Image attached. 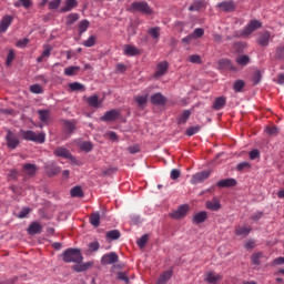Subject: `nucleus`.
Instances as JSON below:
<instances>
[{"label": "nucleus", "instance_id": "nucleus-1", "mask_svg": "<svg viewBox=\"0 0 284 284\" xmlns=\"http://www.w3.org/2000/svg\"><path fill=\"white\" fill-rule=\"evenodd\" d=\"M64 263H83V255L79 248H67L62 254Z\"/></svg>", "mask_w": 284, "mask_h": 284}, {"label": "nucleus", "instance_id": "nucleus-2", "mask_svg": "<svg viewBox=\"0 0 284 284\" xmlns=\"http://www.w3.org/2000/svg\"><path fill=\"white\" fill-rule=\"evenodd\" d=\"M130 12H141L142 14H152V8L145 1H134L130 7Z\"/></svg>", "mask_w": 284, "mask_h": 284}, {"label": "nucleus", "instance_id": "nucleus-3", "mask_svg": "<svg viewBox=\"0 0 284 284\" xmlns=\"http://www.w3.org/2000/svg\"><path fill=\"white\" fill-rule=\"evenodd\" d=\"M24 141H33V143H45V133H34V131H21Z\"/></svg>", "mask_w": 284, "mask_h": 284}, {"label": "nucleus", "instance_id": "nucleus-4", "mask_svg": "<svg viewBox=\"0 0 284 284\" xmlns=\"http://www.w3.org/2000/svg\"><path fill=\"white\" fill-rule=\"evenodd\" d=\"M260 28H263V23L258 20H251L247 26L241 31L240 37H250L253 32H256Z\"/></svg>", "mask_w": 284, "mask_h": 284}, {"label": "nucleus", "instance_id": "nucleus-5", "mask_svg": "<svg viewBox=\"0 0 284 284\" xmlns=\"http://www.w3.org/2000/svg\"><path fill=\"white\" fill-rule=\"evenodd\" d=\"M187 212H190V205L184 204L179 206L178 210L170 213L171 219H175L176 221H181V219H185L187 216Z\"/></svg>", "mask_w": 284, "mask_h": 284}, {"label": "nucleus", "instance_id": "nucleus-6", "mask_svg": "<svg viewBox=\"0 0 284 284\" xmlns=\"http://www.w3.org/2000/svg\"><path fill=\"white\" fill-rule=\"evenodd\" d=\"M210 174H212V171L207 170L195 173L191 179L192 185H199V183L207 181V179H210Z\"/></svg>", "mask_w": 284, "mask_h": 284}, {"label": "nucleus", "instance_id": "nucleus-7", "mask_svg": "<svg viewBox=\"0 0 284 284\" xmlns=\"http://www.w3.org/2000/svg\"><path fill=\"white\" fill-rule=\"evenodd\" d=\"M270 39H272V33L270 31H263L258 33L256 43L260 44L261 48H267V45H270Z\"/></svg>", "mask_w": 284, "mask_h": 284}, {"label": "nucleus", "instance_id": "nucleus-8", "mask_svg": "<svg viewBox=\"0 0 284 284\" xmlns=\"http://www.w3.org/2000/svg\"><path fill=\"white\" fill-rule=\"evenodd\" d=\"M6 140H7V145L10 150H17L20 141H19V138L14 133H12V131H8L6 135Z\"/></svg>", "mask_w": 284, "mask_h": 284}, {"label": "nucleus", "instance_id": "nucleus-9", "mask_svg": "<svg viewBox=\"0 0 284 284\" xmlns=\"http://www.w3.org/2000/svg\"><path fill=\"white\" fill-rule=\"evenodd\" d=\"M102 265H114V263H119V255L114 252L104 254L101 258Z\"/></svg>", "mask_w": 284, "mask_h": 284}, {"label": "nucleus", "instance_id": "nucleus-10", "mask_svg": "<svg viewBox=\"0 0 284 284\" xmlns=\"http://www.w3.org/2000/svg\"><path fill=\"white\" fill-rule=\"evenodd\" d=\"M12 21H14V17L10 14L3 16L0 21V32H8V28L12 26Z\"/></svg>", "mask_w": 284, "mask_h": 284}, {"label": "nucleus", "instance_id": "nucleus-11", "mask_svg": "<svg viewBox=\"0 0 284 284\" xmlns=\"http://www.w3.org/2000/svg\"><path fill=\"white\" fill-rule=\"evenodd\" d=\"M44 168L48 176H57V174L61 173V168L57 166L54 162H47Z\"/></svg>", "mask_w": 284, "mask_h": 284}, {"label": "nucleus", "instance_id": "nucleus-12", "mask_svg": "<svg viewBox=\"0 0 284 284\" xmlns=\"http://www.w3.org/2000/svg\"><path fill=\"white\" fill-rule=\"evenodd\" d=\"M121 116V112H119L116 109L106 111L104 115L101 118V121L110 122V121H116Z\"/></svg>", "mask_w": 284, "mask_h": 284}, {"label": "nucleus", "instance_id": "nucleus-13", "mask_svg": "<svg viewBox=\"0 0 284 284\" xmlns=\"http://www.w3.org/2000/svg\"><path fill=\"white\" fill-rule=\"evenodd\" d=\"M53 154L55 156H60L61 159H70V161H72V159H74L72 156V153H70V150L65 149L64 146H59L53 151Z\"/></svg>", "mask_w": 284, "mask_h": 284}, {"label": "nucleus", "instance_id": "nucleus-14", "mask_svg": "<svg viewBox=\"0 0 284 284\" xmlns=\"http://www.w3.org/2000/svg\"><path fill=\"white\" fill-rule=\"evenodd\" d=\"M220 70H231V72H236V67L231 62L230 59H221L219 60Z\"/></svg>", "mask_w": 284, "mask_h": 284}, {"label": "nucleus", "instance_id": "nucleus-15", "mask_svg": "<svg viewBox=\"0 0 284 284\" xmlns=\"http://www.w3.org/2000/svg\"><path fill=\"white\" fill-rule=\"evenodd\" d=\"M205 205L206 210H211V212H219V210H221V201L217 197L207 201Z\"/></svg>", "mask_w": 284, "mask_h": 284}, {"label": "nucleus", "instance_id": "nucleus-16", "mask_svg": "<svg viewBox=\"0 0 284 284\" xmlns=\"http://www.w3.org/2000/svg\"><path fill=\"white\" fill-rule=\"evenodd\" d=\"M124 54L125 57H139V54H141V50L132 44H125Z\"/></svg>", "mask_w": 284, "mask_h": 284}, {"label": "nucleus", "instance_id": "nucleus-17", "mask_svg": "<svg viewBox=\"0 0 284 284\" xmlns=\"http://www.w3.org/2000/svg\"><path fill=\"white\" fill-rule=\"evenodd\" d=\"M151 103L153 105H165V103H168V99L161 93H155L151 97Z\"/></svg>", "mask_w": 284, "mask_h": 284}, {"label": "nucleus", "instance_id": "nucleus-18", "mask_svg": "<svg viewBox=\"0 0 284 284\" xmlns=\"http://www.w3.org/2000/svg\"><path fill=\"white\" fill-rule=\"evenodd\" d=\"M205 281L206 283H210V284H216L219 283V281H223V275L216 274L214 272H209L206 273Z\"/></svg>", "mask_w": 284, "mask_h": 284}, {"label": "nucleus", "instance_id": "nucleus-19", "mask_svg": "<svg viewBox=\"0 0 284 284\" xmlns=\"http://www.w3.org/2000/svg\"><path fill=\"white\" fill-rule=\"evenodd\" d=\"M206 8L205 0H195L190 7V12H199Z\"/></svg>", "mask_w": 284, "mask_h": 284}, {"label": "nucleus", "instance_id": "nucleus-20", "mask_svg": "<svg viewBox=\"0 0 284 284\" xmlns=\"http://www.w3.org/2000/svg\"><path fill=\"white\" fill-rule=\"evenodd\" d=\"M41 230H43V226H41V223L39 222H32L28 227V233L31 236H34V234H41Z\"/></svg>", "mask_w": 284, "mask_h": 284}, {"label": "nucleus", "instance_id": "nucleus-21", "mask_svg": "<svg viewBox=\"0 0 284 284\" xmlns=\"http://www.w3.org/2000/svg\"><path fill=\"white\" fill-rule=\"evenodd\" d=\"M79 6V2L77 0H65L64 7L60 9V12H71V10H74Z\"/></svg>", "mask_w": 284, "mask_h": 284}, {"label": "nucleus", "instance_id": "nucleus-22", "mask_svg": "<svg viewBox=\"0 0 284 284\" xmlns=\"http://www.w3.org/2000/svg\"><path fill=\"white\" fill-rule=\"evenodd\" d=\"M88 105H90V108H101V101L99 100V95L93 94L89 98H84Z\"/></svg>", "mask_w": 284, "mask_h": 284}, {"label": "nucleus", "instance_id": "nucleus-23", "mask_svg": "<svg viewBox=\"0 0 284 284\" xmlns=\"http://www.w3.org/2000/svg\"><path fill=\"white\" fill-rule=\"evenodd\" d=\"M205 221H207V212L205 211H201L193 216V223L196 225L205 223Z\"/></svg>", "mask_w": 284, "mask_h": 284}, {"label": "nucleus", "instance_id": "nucleus-24", "mask_svg": "<svg viewBox=\"0 0 284 284\" xmlns=\"http://www.w3.org/2000/svg\"><path fill=\"white\" fill-rule=\"evenodd\" d=\"M217 187H234L236 185L235 179H224L216 183Z\"/></svg>", "mask_w": 284, "mask_h": 284}, {"label": "nucleus", "instance_id": "nucleus-25", "mask_svg": "<svg viewBox=\"0 0 284 284\" xmlns=\"http://www.w3.org/2000/svg\"><path fill=\"white\" fill-rule=\"evenodd\" d=\"M217 8H220V10H223V12H233L234 2L223 1L217 3Z\"/></svg>", "mask_w": 284, "mask_h": 284}, {"label": "nucleus", "instance_id": "nucleus-26", "mask_svg": "<svg viewBox=\"0 0 284 284\" xmlns=\"http://www.w3.org/2000/svg\"><path fill=\"white\" fill-rule=\"evenodd\" d=\"M135 103H138V108H141L143 110L145 105H148V93L144 95H136L134 97Z\"/></svg>", "mask_w": 284, "mask_h": 284}, {"label": "nucleus", "instance_id": "nucleus-27", "mask_svg": "<svg viewBox=\"0 0 284 284\" xmlns=\"http://www.w3.org/2000/svg\"><path fill=\"white\" fill-rule=\"evenodd\" d=\"M225 103H227L225 97L216 98L213 103V110H223L225 108Z\"/></svg>", "mask_w": 284, "mask_h": 284}, {"label": "nucleus", "instance_id": "nucleus-28", "mask_svg": "<svg viewBox=\"0 0 284 284\" xmlns=\"http://www.w3.org/2000/svg\"><path fill=\"white\" fill-rule=\"evenodd\" d=\"M165 72H168V62H160L158 64V69L155 71V77L160 78L163 77V74H165Z\"/></svg>", "mask_w": 284, "mask_h": 284}, {"label": "nucleus", "instance_id": "nucleus-29", "mask_svg": "<svg viewBox=\"0 0 284 284\" xmlns=\"http://www.w3.org/2000/svg\"><path fill=\"white\" fill-rule=\"evenodd\" d=\"M70 194L73 199H83L84 196L83 189H81V186H73L70 190Z\"/></svg>", "mask_w": 284, "mask_h": 284}, {"label": "nucleus", "instance_id": "nucleus-30", "mask_svg": "<svg viewBox=\"0 0 284 284\" xmlns=\"http://www.w3.org/2000/svg\"><path fill=\"white\" fill-rule=\"evenodd\" d=\"M237 65H241L242 68H245V65H248L251 59L248 55H237L236 59H235Z\"/></svg>", "mask_w": 284, "mask_h": 284}, {"label": "nucleus", "instance_id": "nucleus-31", "mask_svg": "<svg viewBox=\"0 0 284 284\" xmlns=\"http://www.w3.org/2000/svg\"><path fill=\"white\" fill-rule=\"evenodd\" d=\"M250 232H252V229L247 226H237L235 229L236 236H247Z\"/></svg>", "mask_w": 284, "mask_h": 284}, {"label": "nucleus", "instance_id": "nucleus-32", "mask_svg": "<svg viewBox=\"0 0 284 284\" xmlns=\"http://www.w3.org/2000/svg\"><path fill=\"white\" fill-rule=\"evenodd\" d=\"M170 278H172V271H165L162 275H160L156 284H166Z\"/></svg>", "mask_w": 284, "mask_h": 284}, {"label": "nucleus", "instance_id": "nucleus-33", "mask_svg": "<svg viewBox=\"0 0 284 284\" xmlns=\"http://www.w3.org/2000/svg\"><path fill=\"white\" fill-rule=\"evenodd\" d=\"M23 170L29 176H34V174H37V165L34 164L27 163L23 165Z\"/></svg>", "mask_w": 284, "mask_h": 284}, {"label": "nucleus", "instance_id": "nucleus-34", "mask_svg": "<svg viewBox=\"0 0 284 284\" xmlns=\"http://www.w3.org/2000/svg\"><path fill=\"white\" fill-rule=\"evenodd\" d=\"M191 115H192V112L190 110H184L178 119L179 125L183 123H187V119H190Z\"/></svg>", "mask_w": 284, "mask_h": 284}, {"label": "nucleus", "instance_id": "nucleus-35", "mask_svg": "<svg viewBox=\"0 0 284 284\" xmlns=\"http://www.w3.org/2000/svg\"><path fill=\"white\" fill-rule=\"evenodd\" d=\"M14 8H28L32 7V0H18L17 2L13 3Z\"/></svg>", "mask_w": 284, "mask_h": 284}, {"label": "nucleus", "instance_id": "nucleus-36", "mask_svg": "<svg viewBox=\"0 0 284 284\" xmlns=\"http://www.w3.org/2000/svg\"><path fill=\"white\" fill-rule=\"evenodd\" d=\"M90 223L93 227H99V225H101V215L99 213L91 214Z\"/></svg>", "mask_w": 284, "mask_h": 284}, {"label": "nucleus", "instance_id": "nucleus-37", "mask_svg": "<svg viewBox=\"0 0 284 284\" xmlns=\"http://www.w3.org/2000/svg\"><path fill=\"white\" fill-rule=\"evenodd\" d=\"M79 70H81V67H69L64 69V74L65 77H74L79 74Z\"/></svg>", "mask_w": 284, "mask_h": 284}, {"label": "nucleus", "instance_id": "nucleus-38", "mask_svg": "<svg viewBox=\"0 0 284 284\" xmlns=\"http://www.w3.org/2000/svg\"><path fill=\"white\" fill-rule=\"evenodd\" d=\"M106 239H110L111 241H119L121 239V232L119 230H112L106 232Z\"/></svg>", "mask_w": 284, "mask_h": 284}, {"label": "nucleus", "instance_id": "nucleus-39", "mask_svg": "<svg viewBox=\"0 0 284 284\" xmlns=\"http://www.w3.org/2000/svg\"><path fill=\"white\" fill-rule=\"evenodd\" d=\"M38 114H39L40 121H42V123H48V121L50 119V111H48V110H39Z\"/></svg>", "mask_w": 284, "mask_h": 284}, {"label": "nucleus", "instance_id": "nucleus-40", "mask_svg": "<svg viewBox=\"0 0 284 284\" xmlns=\"http://www.w3.org/2000/svg\"><path fill=\"white\" fill-rule=\"evenodd\" d=\"M148 34L152 37V39H159L161 37V28L154 27L148 30Z\"/></svg>", "mask_w": 284, "mask_h": 284}, {"label": "nucleus", "instance_id": "nucleus-41", "mask_svg": "<svg viewBox=\"0 0 284 284\" xmlns=\"http://www.w3.org/2000/svg\"><path fill=\"white\" fill-rule=\"evenodd\" d=\"M243 88H245V82L243 80H236L233 83L234 92H243Z\"/></svg>", "mask_w": 284, "mask_h": 284}, {"label": "nucleus", "instance_id": "nucleus-42", "mask_svg": "<svg viewBox=\"0 0 284 284\" xmlns=\"http://www.w3.org/2000/svg\"><path fill=\"white\" fill-rule=\"evenodd\" d=\"M77 21H79V13H71L67 16V26H73Z\"/></svg>", "mask_w": 284, "mask_h": 284}, {"label": "nucleus", "instance_id": "nucleus-43", "mask_svg": "<svg viewBox=\"0 0 284 284\" xmlns=\"http://www.w3.org/2000/svg\"><path fill=\"white\" fill-rule=\"evenodd\" d=\"M261 258H263V252L254 253L251 257L253 265H261Z\"/></svg>", "mask_w": 284, "mask_h": 284}, {"label": "nucleus", "instance_id": "nucleus-44", "mask_svg": "<svg viewBox=\"0 0 284 284\" xmlns=\"http://www.w3.org/2000/svg\"><path fill=\"white\" fill-rule=\"evenodd\" d=\"M88 28H90V21L82 20L79 24V34H83V32H87Z\"/></svg>", "mask_w": 284, "mask_h": 284}, {"label": "nucleus", "instance_id": "nucleus-45", "mask_svg": "<svg viewBox=\"0 0 284 284\" xmlns=\"http://www.w3.org/2000/svg\"><path fill=\"white\" fill-rule=\"evenodd\" d=\"M69 88L72 92H81V90H84L83 84L79 82H73L69 84Z\"/></svg>", "mask_w": 284, "mask_h": 284}, {"label": "nucleus", "instance_id": "nucleus-46", "mask_svg": "<svg viewBox=\"0 0 284 284\" xmlns=\"http://www.w3.org/2000/svg\"><path fill=\"white\" fill-rule=\"evenodd\" d=\"M64 129L67 130V132L72 133L73 131L77 130V123L71 122V121H65Z\"/></svg>", "mask_w": 284, "mask_h": 284}, {"label": "nucleus", "instance_id": "nucleus-47", "mask_svg": "<svg viewBox=\"0 0 284 284\" xmlns=\"http://www.w3.org/2000/svg\"><path fill=\"white\" fill-rule=\"evenodd\" d=\"M265 132L266 134H270V136H276V134H278V129L276 125H271L265 128Z\"/></svg>", "mask_w": 284, "mask_h": 284}, {"label": "nucleus", "instance_id": "nucleus-48", "mask_svg": "<svg viewBox=\"0 0 284 284\" xmlns=\"http://www.w3.org/2000/svg\"><path fill=\"white\" fill-rule=\"evenodd\" d=\"M149 239H150V235L144 234V235L141 236V239L138 240L136 243H138V245H139L141 248H143V247H145V245L148 244Z\"/></svg>", "mask_w": 284, "mask_h": 284}, {"label": "nucleus", "instance_id": "nucleus-49", "mask_svg": "<svg viewBox=\"0 0 284 284\" xmlns=\"http://www.w3.org/2000/svg\"><path fill=\"white\" fill-rule=\"evenodd\" d=\"M97 43V38L94 36H91L83 42V45L85 48H93V45Z\"/></svg>", "mask_w": 284, "mask_h": 284}, {"label": "nucleus", "instance_id": "nucleus-50", "mask_svg": "<svg viewBox=\"0 0 284 284\" xmlns=\"http://www.w3.org/2000/svg\"><path fill=\"white\" fill-rule=\"evenodd\" d=\"M201 126H190L189 129H186V136H194V134H197V132H200Z\"/></svg>", "mask_w": 284, "mask_h": 284}, {"label": "nucleus", "instance_id": "nucleus-51", "mask_svg": "<svg viewBox=\"0 0 284 284\" xmlns=\"http://www.w3.org/2000/svg\"><path fill=\"white\" fill-rule=\"evenodd\" d=\"M250 168H252V164H250V162H242L236 165V171L243 172V170H250Z\"/></svg>", "mask_w": 284, "mask_h": 284}, {"label": "nucleus", "instance_id": "nucleus-52", "mask_svg": "<svg viewBox=\"0 0 284 284\" xmlns=\"http://www.w3.org/2000/svg\"><path fill=\"white\" fill-rule=\"evenodd\" d=\"M248 156L251 161H256V159H261V151H258L257 149L252 150L248 152Z\"/></svg>", "mask_w": 284, "mask_h": 284}, {"label": "nucleus", "instance_id": "nucleus-53", "mask_svg": "<svg viewBox=\"0 0 284 284\" xmlns=\"http://www.w3.org/2000/svg\"><path fill=\"white\" fill-rule=\"evenodd\" d=\"M203 34H205V30H203L202 28H196L193 33H191V36L193 37V39H201V37H203Z\"/></svg>", "mask_w": 284, "mask_h": 284}, {"label": "nucleus", "instance_id": "nucleus-54", "mask_svg": "<svg viewBox=\"0 0 284 284\" xmlns=\"http://www.w3.org/2000/svg\"><path fill=\"white\" fill-rule=\"evenodd\" d=\"M30 92H32V94H41L43 88H41V84H33L30 87Z\"/></svg>", "mask_w": 284, "mask_h": 284}, {"label": "nucleus", "instance_id": "nucleus-55", "mask_svg": "<svg viewBox=\"0 0 284 284\" xmlns=\"http://www.w3.org/2000/svg\"><path fill=\"white\" fill-rule=\"evenodd\" d=\"M189 61H190V63H199V64L203 63V60L201 59V55H199V54L190 55Z\"/></svg>", "mask_w": 284, "mask_h": 284}, {"label": "nucleus", "instance_id": "nucleus-56", "mask_svg": "<svg viewBox=\"0 0 284 284\" xmlns=\"http://www.w3.org/2000/svg\"><path fill=\"white\" fill-rule=\"evenodd\" d=\"M116 278L119 281H123L124 283H130V277H128V274H125L124 272H118Z\"/></svg>", "mask_w": 284, "mask_h": 284}, {"label": "nucleus", "instance_id": "nucleus-57", "mask_svg": "<svg viewBox=\"0 0 284 284\" xmlns=\"http://www.w3.org/2000/svg\"><path fill=\"white\" fill-rule=\"evenodd\" d=\"M28 43H30V39L24 38V39L18 40L16 42V45H17V48H26V45H28Z\"/></svg>", "mask_w": 284, "mask_h": 284}, {"label": "nucleus", "instance_id": "nucleus-58", "mask_svg": "<svg viewBox=\"0 0 284 284\" xmlns=\"http://www.w3.org/2000/svg\"><path fill=\"white\" fill-rule=\"evenodd\" d=\"M254 85H258L261 83V71H255L252 78Z\"/></svg>", "mask_w": 284, "mask_h": 284}, {"label": "nucleus", "instance_id": "nucleus-59", "mask_svg": "<svg viewBox=\"0 0 284 284\" xmlns=\"http://www.w3.org/2000/svg\"><path fill=\"white\" fill-rule=\"evenodd\" d=\"M61 6V0H53L49 2V10H57Z\"/></svg>", "mask_w": 284, "mask_h": 284}, {"label": "nucleus", "instance_id": "nucleus-60", "mask_svg": "<svg viewBox=\"0 0 284 284\" xmlns=\"http://www.w3.org/2000/svg\"><path fill=\"white\" fill-rule=\"evenodd\" d=\"M12 61H14V51L10 50L6 60L7 65H12Z\"/></svg>", "mask_w": 284, "mask_h": 284}, {"label": "nucleus", "instance_id": "nucleus-61", "mask_svg": "<svg viewBox=\"0 0 284 284\" xmlns=\"http://www.w3.org/2000/svg\"><path fill=\"white\" fill-rule=\"evenodd\" d=\"M99 247H101V245L99 244V242H91L89 244V251L90 252H99Z\"/></svg>", "mask_w": 284, "mask_h": 284}, {"label": "nucleus", "instance_id": "nucleus-62", "mask_svg": "<svg viewBox=\"0 0 284 284\" xmlns=\"http://www.w3.org/2000/svg\"><path fill=\"white\" fill-rule=\"evenodd\" d=\"M261 219H263V212L262 211H257L255 212L252 216H251V221H261Z\"/></svg>", "mask_w": 284, "mask_h": 284}, {"label": "nucleus", "instance_id": "nucleus-63", "mask_svg": "<svg viewBox=\"0 0 284 284\" xmlns=\"http://www.w3.org/2000/svg\"><path fill=\"white\" fill-rule=\"evenodd\" d=\"M181 176V171L179 169L171 170V179L172 181H176Z\"/></svg>", "mask_w": 284, "mask_h": 284}, {"label": "nucleus", "instance_id": "nucleus-64", "mask_svg": "<svg viewBox=\"0 0 284 284\" xmlns=\"http://www.w3.org/2000/svg\"><path fill=\"white\" fill-rule=\"evenodd\" d=\"M73 272H85V268L83 267V262L77 263V265L72 266Z\"/></svg>", "mask_w": 284, "mask_h": 284}]
</instances>
